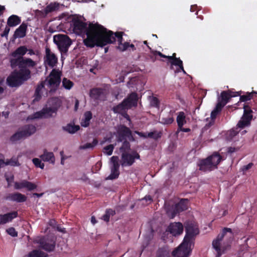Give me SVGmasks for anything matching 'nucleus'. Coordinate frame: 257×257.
Segmentation results:
<instances>
[{
  "label": "nucleus",
  "instance_id": "obj_6",
  "mask_svg": "<svg viewBox=\"0 0 257 257\" xmlns=\"http://www.w3.org/2000/svg\"><path fill=\"white\" fill-rule=\"evenodd\" d=\"M227 233H228V236L229 237L232 236L231 229L224 228L222 233L219 234L217 238L212 242V246L215 250L216 257H220L229 247V245L228 244L225 245L222 241L223 238Z\"/></svg>",
  "mask_w": 257,
  "mask_h": 257
},
{
  "label": "nucleus",
  "instance_id": "obj_37",
  "mask_svg": "<svg viewBox=\"0 0 257 257\" xmlns=\"http://www.w3.org/2000/svg\"><path fill=\"white\" fill-rule=\"evenodd\" d=\"M174 120L172 113H170L167 116L163 117L161 119V122L164 124H169L172 123L174 121Z\"/></svg>",
  "mask_w": 257,
  "mask_h": 257
},
{
  "label": "nucleus",
  "instance_id": "obj_43",
  "mask_svg": "<svg viewBox=\"0 0 257 257\" xmlns=\"http://www.w3.org/2000/svg\"><path fill=\"white\" fill-rule=\"evenodd\" d=\"M222 108V107L218 108L217 107V104H216L215 109L211 113V118L212 120H214V119L216 118V115H217L218 112L221 111Z\"/></svg>",
  "mask_w": 257,
  "mask_h": 257
},
{
  "label": "nucleus",
  "instance_id": "obj_21",
  "mask_svg": "<svg viewBox=\"0 0 257 257\" xmlns=\"http://www.w3.org/2000/svg\"><path fill=\"white\" fill-rule=\"evenodd\" d=\"M117 141L122 142L131 135V131L128 128L123 125H120L117 129Z\"/></svg>",
  "mask_w": 257,
  "mask_h": 257
},
{
  "label": "nucleus",
  "instance_id": "obj_53",
  "mask_svg": "<svg viewBox=\"0 0 257 257\" xmlns=\"http://www.w3.org/2000/svg\"><path fill=\"white\" fill-rule=\"evenodd\" d=\"M10 31V29L9 27H6L3 32V33L1 34V36L2 37H7L8 36L9 33Z\"/></svg>",
  "mask_w": 257,
  "mask_h": 257
},
{
  "label": "nucleus",
  "instance_id": "obj_44",
  "mask_svg": "<svg viewBox=\"0 0 257 257\" xmlns=\"http://www.w3.org/2000/svg\"><path fill=\"white\" fill-rule=\"evenodd\" d=\"M114 211L111 209L106 210L105 214L102 216V219L105 221H108L110 215H113Z\"/></svg>",
  "mask_w": 257,
  "mask_h": 257
},
{
  "label": "nucleus",
  "instance_id": "obj_47",
  "mask_svg": "<svg viewBox=\"0 0 257 257\" xmlns=\"http://www.w3.org/2000/svg\"><path fill=\"white\" fill-rule=\"evenodd\" d=\"M150 104L151 105L157 107L158 106V100L156 97H152L150 98Z\"/></svg>",
  "mask_w": 257,
  "mask_h": 257
},
{
  "label": "nucleus",
  "instance_id": "obj_51",
  "mask_svg": "<svg viewBox=\"0 0 257 257\" xmlns=\"http://www.w3.org/2000/svg\"><path fill=\"white\" fill-rule=\"evenodd\" d=\"M130 148V144L127 142H124L123 143V145L122 147L120 148V150L123 151V150L124 151L128 150Z\"/></svg>",
  "mask_w": 257,
  "mask_h": 257
},
{
  "label": "nucleus",
  "instance_id": "obj_42",
  "mask_svg": "<svg viewBox=\"0 0 257 257\" xmlns=\"http://www.w3.org/2000/svg\"><path fill=\"white\" fill-rule=\"evenodd\" d=\"M32 161L36 167L40 168L42 169H44L45 166L44 164L42 163L39 159L34 158L33 159Z\"/></svg>",
  "mask_w": 257,
  "mask_h": 257
},
{
  "label": "nucleus",
  "instance_id": "obj_7",
  "mask_svg": "<svg viewBox=\"0 0 257 257\" xmlns=\"http://www.w3.org/2000/svg\"><path fill=\"white\" fill-rule=\"evenodd\" d=\"M222 160V157L217 153H214L206 159L201 160L198 165L199 169L204 172L210 171L217 168Z\"/></svg>",
  "mask_w": 257,
  "mask_h": 257
},
{
  "label": "nucleus",
  "instance_id": "obj_26",
  "mask_svg": "<svg viewBox=\"0 0 257 257\" xmlns=\"http://www.w3.org/2000/svg\"><path fill=\"white\" fill-rule=\"evenodd\" d=\"M40 157L43 161L48 162L52 164L55 163V159L52 152H48L45 151L44 153L41 155Z\"/></svg>",
  "mask_w": 257,
  "mask_h": 257
},
{
  "label": "nucleus",
  "instance_id": "obj_19",
  "mask_svg": "<svg viewBox=\"0 0 257 257\" xmlns=\"http://www.w3.org/2000/svg\"><path fill=\"white\" fill-rule=\"evenodd\" d=\"M188 199H182L178 203L176 204L173 213L172 214H170V212L168 211V215L170 216L171 218H174L177 213L187 209L188 207Z\"/></svg>",
  "mask_w": 257,
  "mask_h": 257
},
{
  "label": "nucleus",
  "instance_id": "obj_18",
  "mask_svg": "<svg viewBox=\"0 0 257 257\" xmlns=\"http://www.w3.org/2000/svg\"><path fill=\"white\" fill-rule=\"evenodd\" d=\"M14 188L17 190H21L25 188L28 191H32L37 188V185L26 180H23L20 182H15L14 183Z\"/></svg>",
  "mask_w": 257,
  "mask_h": 257
},
{
  "label": "nucleus",
  "instance_id": "obj_17",
  "mask_svg": "<svg viewBox=\"0 0 257 257\" xmlns=\"http://www.w3.org/2000/svg\"><path fill=\"white\" fill-rule=\"evenodd\" d=\"M140 155L137 152L132 154L123 153L121 156V165L122 166H131L136 159H139Z\"/></svg>",
  "mask_w": 257,
  "mask_h": 257
},
{
  "label": "nucleus",
  "instance_id": "obj_24",
  "mask_svg": "<svg viewBox=\"0 0 257 257\" xmlns=\"http://www.w3.org/2000/svg\"><path fill=\"white\" fill-rule=\"evenodd\" d=\"M90 97L95 100H104V92L100 88H93L91 89L89 93Z\"/></svg>",
  "mask_w": 257,
  "mask_h": 257
},
{
  "label": "nucleus",
  "instance_id": "obj_33",
  "mask_svg": "<svg viewBox=\"0 0 257 257\" xmlns=\"http://www.w3.org/2000/svg\"><path fill=\"white\" fill-rule=\"evenodd\" d=\"M97 144H98L97 140L96 139H94L92 143H87L83 145H81L79 147V149L80 150L92 149Z\"/></svg>",
  "mask_w": 257,
  "mask_h": 257
},
{
  "label": "nucleus",
  "instance_id": "obj_3",
  "mask_svg": "<svg viewBox=\"0 0 257 257\" xmlns=\"http://www.w3.org/2000/svg\"><path fill=\"white\" fill-rule=\"evenodd\" d=\"M199 233L198 226L192 223L186 226V235L182 243L172 252L174 257H188L194 247L195 236Z\"/></svg>",
  "mask_w": 257,
  "mask_h": 257
},
{
  "label": "nucleus",
  "instance_id": "obj_57",
  "mask_svg": "<svg viewBox=\"0 0 257 257\" xmlns=\"http://www.w3.org/2000/svg\"><path fill=\"white\" fill-rule=\"evenodd\" d=\"M28 54L30 55H35L37 53H38V52H35L34 51H33L32 49H28Z\"/></svg>",
  "mask_w": 257,
  "mask_h": 257
},
{
  "label": "nucleus",
  "instance_id": "obj_58",
  "mask_svg": "<svg viewBox=\"0 0 257 257\" xmlns=\"http://www.w3.org/2000/svg\"><path fill=\"white\" fill-rule=\"evenodd\" d=\"M176 53H173L172 56H168L167 58L169 60H171L172 61H173V60H175V58H177L176 57Z\"/></svg>",
  "mask_w": 257,
  "mask_h": 257
},
{
  "label": "nucleus",
  "instance_id": "obj_56",
  "mask_svg": "<svg viewBox=\"0 0 257 257\" xmlns=\"http://www.w3.org/2000/svg\"><path fill=\"white\" fill-rule=\"evenodd\" d=\"M4 82V80L3 79H1L0 80V94H2L4 92V88L2 87V85Z\"/></svg>",
  "mask_w": 257,
  "mask_h": 257
},
{
  "label": "nucleus",
  "instance_id": "obj_64",
  "mask_svg": "<svg viewBox=\"0 0 257 257\" xmlns=\"http://www.w3.org/2000/svg\"><path fill=\"white\" fill-rule=\"evenodd\" d=\"M79 105V101L78 100H76L75 101V109L76 110L78 108Z\"/></svg>",
  "mask_w": 257,
  "mask_h": 257
},
{
  "label": "nucleus",
  "instance_id": "obj_60",
  "mask_svg": "<svg viewBox=\"0 0 257 257\" xmlns=\"http://www.w3.org/2000/svg\"><path fill=\"white\" fill-rule=\"evenodd\" d=\"M146 200L147 201H151L152 200V198L151 197V196H146L142 200Z\"/></svg>",
  "mask_w": 257,
  "mask_h": 257
},
{
  "label": "nucleus",
  "instance_id": "obj_54",
  "mask_svg": "<svg viewBox=\"0 0 257 257\" xmlns=\"http://www.w3.org/2000/svg\"><path fill=\"white\" fill-rule=\"evenodd\" d=\"M180 131L184 132H189L190 131V128H184L182 126L181 128H178L177 131V134H178Z\"/></svg>",
  "mask_w": 257,
  "mask_h": 257
},
{
  "label": "nucleus",
  "instance_id": "obj_46",
  "mask_svg": "<svg viewBox=\"0 0 257 257\" xmlns=\"http://www.w3.org/2000/svg\"><path fill=\"white\" fill-rule=\"evenodd\" d=\"M7 233L13 237L17 236L18 233L14 227H10L7 229Z\"/></svg>",
  "mask_w": 257,
  "mask_h": 257
},
{
  "label": "nucleus",
  "instance_id": "obj_40",
  "mask_svg": "<svg viewBox=\"0 0 257 257\" xmlns=\"http://www.w3.org/2000/svg\"><path fill=\"white\" fill-rule=\"evenodd\" d=\"M114 147L113 145H109L105 147L103 149V153L108 156H110L112 154Z\"/></svg>",
  "mask_w": 257,
  "mask_h": 257
},
{
  "label": "nucleus",
  "instance_id": "obj_63",
  "mask_svg": "<svg viewBox=\"0 0 257 257\" xmlns=\"http://www.w3.org/2000/svg\"><path fill=\"white\" fill-rule=\"evenodd\" d=\"M5 7L4 6H0V16L3 14Z\"/></svg>",
  "mask_w": 257,
  "mask_h": 257
},
{
  "label": "nucleus",
  "instance_id": "obj_2",
  "mask_svg": "<svg viewBox=\"0 0 257 257\" xmlns=\"http://www.w3.org/2000/svg\"><path fill=\"white\" fill-rule=\"evenodd\" d=\"M11 65L13 68L18 66L19 71L13 72L7 79L8 84L11 87H16L21 85L30 77V68L36 65V63L30 58L18 57L11 59Z\"/></svg>",
  "mask_w": 257,
  "mask_h": 257
},
{
  "label": "nucleus",
  "instance_id": "obj_41",
  "mask_svg": "<svg viewBox=\"0 0 257 257\" xmlns=\"http://www.w3.org/2000/svg\"><path fill=\"white\" fill-rule=\"evenodd\" d=\"M136 133L137 134H138L139 136H140L141 137H143V138H147V137H150V138H157L158 137H159V136L158 135H157V136L156 137H155L154 135V133H153V132H151V133H149L148 134H144L143 133H141V132H136Z\"/></svg>",
  "mask_w": 257,
  "mask_h": 257
},
{
  "label": "nucleus",
  "instance_id": "obj_15",
  "mask_svg": "<svg viewBox=\"0 0 257 257\" xmlns=\"http://www.w3.org/2000/svg\"><path fill=\"white\" fill-rule=\"evenodd\" d=\"M111 163L112 165L111 166V173L107 177L106 179L112 180L117 178L119 174V159L117 156H112L111 159Z\"/></svg>",
  "mask_w": 257,
  "mask_h": 257
},
{
  "label": "nucleus",
  "instance_id": "obj_52",
  "mask_svg": "<svg viewBox=\"0 0 257 257\" xmlns=\"http://www.w3.org/2000/svg\"><path fill=\"white\" fill-rule=\"evenodd\" d=\"M112 138H113V135H112V133H110L107 137H106L104 138V140L101 143V144H103L104 142H107V141L110 142L111 140L112 139Z\"/></svg>",
  "mask_w": 257,
  "mask_h": 257
},
{
  "label": "nucleus",
  "instance_id": "obj_30",
  "mask_svg": "<svg viewBox=\"0 0 257 257\" xmlns=\"http://www.w3.org/2000/svg\"><path fill=\"white\" fill-rule=\"evenodd\" d=\"M176 120L178 128H181L186 123V116L183 112H179L178 113Z\"/></svg>",
  "mask_w": 257,
  "mask_h": 257
},
{
  "label": "nucleus",
  "instance_id": "obj_22",
  "mask_svg": "<svg viewBox=\"0 0 257 257\" xmlns=\"http://www.w3.org/2000/svg\"><path fill=\"white\" fill-rule=\"evenodd\" d=\"M18 216L17 211H13L4 214H0V225L5 224L12 221Z\"/></svg>",
  "mask_w": 257,
  "mask_h": 257
},
{
  "label": "nucleus",
  "instance_id": "obj_16",
  "mask_svg": "<svg viewBox=\"0 0 257 257\" xmlns=\"http://www.w3.org/2000/svg\"><path fill=\"white\" fill-rule=\"evenodd\" d=\"M238 92H231L223 91L221 93L220 97L218 98L217 107H223L228 102L231 97H235L238 95Z\"/></svg>",
  "mask_w": 257,
  "mask_h": 257
},
{
  "label": "nucleus",
  "instance_id": "obj_29",
  "mask_svg": "<svg viewBox=\"0 0 257 257\" xmlns=\"http://www.w3.org/2000/svg\"><path fill=\"white\" fill-rule=\"evenodd\" d=\"M92 118V113L89 111H86L84 114V117L82 119L80 124L83 127H87L90 123V120Z\"/></svg>",
  "mask_w": 257,
  "mask_h": 257
},
{
  "label": "nucleus",
  "instance_id": "obj_39",
  "mask_svg": "<svg viewBox=\"0 0 257 257\" xmlns=\"http://www.w3.org/2000/svg\"><path fill=\"white\" fill-rule=\"evenodd\" d=\"M171 64L173 65L178 66L184 73H186V72L183 68V62L182 60H180L179 58H175V60H173V61H171Z\"/></svg>",
  "mask_w": 257,
  "mask_h": 257
},
{
  "label": "nucleus",
  "instance_id": "obj_32",
  "mask_svg": "<svg viewBox=\"0 0 257 257\" xmlns=\"http://www.w3.org/2000/svg\"><path fill=\"white\" fill-rule=\"evenodd\" d=\"M59 8V4L57 3H51L48 5L44 9L47 15L50 13L57 10Z\"/></svg>",
  "mask_w": 257,
  "mask_h": 257
},
{
  "label": "nucleus",
  "instance_id": "obj_48",
  "mask_svg": "<svg viewBox=\"0 0 257 257\" xmlns=\"http://www.w3.org/2000/svg\"><path fill=\"white\" fill-rule=\"evenodd\" d=\"M252 97V94L248 93L245 95H242L240 97V100L241 101H245L250 100Z\"/></svg>",
  "mask_w": 257,
  "mask_h": 257
},
{
  "label": "nucleus",
  "instance_id": "obj_23",
  "mask_svg": "<svg viewBox=\"0 0 257 257\" xmlns=\"http://www.w3.org/2000/svg\"><path fill=\"white\" fill-rule=\"evenodd\" d=\"M6 199L16 202H24L26 201L27 197L20 193H14L9 194L6 197Z\"/></svg>",
  "mask_w": 257,
  "mask_h": 257
},
{
  "label": "nucleus",
  "instance_id": "obj_14",
  "mask_svg": "<svg viewBox=\"0 0 257 257\" xmlns=\"http://www.w3.org/2000/svg\"><path fill=\"white\" fill-rule=\"evenodd\" d=\"M46 55L44 57V64L46 68H53L58 62V58L56 55L51 52L49 48L46 49Z\"/></svg>",
  "mask_w": 257,
  "mask_h": 257
},
{
  "label": "nucleus",
  "instance_id": "obj_13",
  "mask_svg": "<svg viewBox=\"0 0 257 257\" xmlns=\"http://www.w3.org/2000/svg\"><path fill=\"white\" fill-rule=\"evenodd\" d=\"M36 241L40 244V246L47 251H52L55 246V240L54 237L48 238L46 237H38Z\"/></svg>",
  "mask_w": 257,
  "mask_h": 257
},
{
  "label": "nucleus",
  "instance_id": "obj_55",
  "mask_svg": "<svg viewBox=\"0 0 257 257\" xmlns=\"http://www.w3.org/2000/svg\"><path fill=\"white\" fill-rule=\"evenodd\" d=\"M49 225L53 228L56 227V221L55 220H50L49 222Z\"/></svg>",
  "mask_w": 257,
  "mask_h": 257
},
{
  "label": "nucleus",
  "instance_id": "obj_5",
  "mask_svg": "<svg viewBox=\"0 0 257 257\" xmlns=\"http://www.w3.org/2000/svg\"><path fill=\"white\" fill-rule=\"evenodd\" d=\"M244 113L240 120L238 121L236 127L235 129H232L227 133V138L228 140H231L233 137L238 133V129H242L245 126L250 124V121L252 118V110L248 106L244 105Z\"/></svg>",
  "mask_w": 257,
  "mask_h": 257
},
{
  "label": "nucleus",
  "instance_id": "obj_8",
  "mask_svg": "<svg viewBox=\"0 0 257 257\" xmlns=\"http://www.w3.org/2000/svg\"><path fill=\"white\" fill-rule=\"evenodd\" d=\"M53 41L61 54H65L72 44L71 39L66 35L58 34L53 36Z\"/></svg>",
  "mask_w": 257,
  "mask_h": 257
},
{
  "label": "nucleus",
  "instance_id": "obj_1",
  "mask_svg": "<svg viewBox=\"0 0 257 257\" xmlns=\"http://www.w3.org/2000/svg\"><path fill=\"white\" fill-rule=\"evenodd\" d=\"M73 31L76 34L83 37L85 46L93 48L95 46L102 47L109 42L106 39V29L98 24H87L80 21L74 22ZM113 38L109 39V42L113 41Z\"/></svg>",
  "mask_w": 257,
  "mask_h": 257
},
{
  "label": "nucleus",
  "instance_id": "obj_38",
  "mask_svg": "<svg viewBox=\"0 0 257 257\" xmlns=\"http://www.w3.org/2000/svg\"><path fill=\"white\" fill-rule=\"evenodd\" d=\"M46 253L40 250H35L30 253V257H47Z\"/></svg>",
  "mask_w": 257,
  "mask_h": 257
},
{
  "label": "nucleus",
  "instance_id": "obj_50",
  "mask_svg": "<svg viewBox=\"0 0 257 257\" xmlns=\"http://www.w3.org/2000/svg\"><path fill=\"white\" fill-rule=\"evenodd\" d=\"M6 165V160H5L4 156L3 154H0V168Z\"/></svg>",
  "mask_w": 257,
  "mask_h": 257
},
{
  "label": "nucleus",
  "instance_id": "obj_35",
  "mask_svg": "<svg viewBox=\"0 0 257 257\" xmlns=\"http://www.w3.org/2000/svg\"><path fill=\"white\" fill-rule=\"evenodd\" d=\"M6 165H10L11 166H19L20 164L18 161V157H12L10 159L6 160Z\"/></svg>",
  "mask_w": 257,
  "mask_h": 257
},
{
  "label": "nucleus",
  "instance_id": "obj_49",
  "mask_svg": "<svg viewBox=\"0 0 257 257\" xmlns=\"http://www.w3.org/2000/svg\"><path fill=\"white\" fill-rule=\"evenodd\" d=\"M252 166H253V164L251 163H249L248 164H247L246 165L243 166L241 168V170L243 172V173L245 174L246 171L247 170H248V169H250Z\"/></svg>",
  "mask_w": 257,
  "mask_h": 257
},
{
  "label": "nucleus",
  "instance_id": "obj_34",
  "mask_svg": "<svg viewBox=\"0 0 257 257\" xmlns=\"http://www.w3.org/2000/svg\"><path fill=\"white\" fill-rule=\"evenodd\" d=\"M62 86L66 90H70L73 86L74 83L70 80L64 78L62 81Z\"/></svg>",
  "mask_w": 257,
  "mask_h": 257
},
{
  "label": "nucleus",
  "instance_id": "obj_25",
  "mask_svg": "<svg viewBox=\"0 0 257 257\" xmlns=\"http://www.w3.org/2000/svg\"><path fill=\"white\" fill-rule=\"evenodd\" d=\"M27 28V24L23 23L16 30L14 37L15 38H22L26 36Z\"/></svg>",
  "mask_w": 257,
  "mask_h": 257
},
{
  "label": "nucleus",
  "instance_id": "obj_62",
  "mask_svg": "<svg viewBox=\"0 0 257 257\" xmlns=\"http://www.w3.org/2000/svg\"><path fill=\"white\" fill-rule=\"evenodd\" d=\"M63 151H62V152H60V154H61V156H62V157H61V164L62 165H63V164H64V157H63V156H62V155H63Z\"/></svg>",
  "mask_w": 257,
  "mask_h": 257
},
{
  "label": "nucleus",
  "instance_id": "obj_11",
  "mask_svg": "<svg viewBox=\"0 0 257 257\" xmlns=\"http://www.w3.org/2000/svg\"><path fill=\"white\" fill-rule=\"evenodd\" d=\"M106 36L105 38L106 39L108 40L109 41V39H110L112 38H113V39H114L112 41H109L108 42L106 45L109 43H112L114 42L115 41L116 38L117 39L118 42V46L117 49H119L121 51H124L126 50L129 46V44L127 42H124L122 43V32H116L115 33H113L112 31H107L106 29Z\"/></svg>",
  "mask_w": 257,
  "mask_h": 257
},
{
  "label": "nucleus",
  "instance_id": "obj_28",
  "mask_svg": "<svg viewBox=\"0 0 257 257\" xmlns=\"http://www.w3.org/2000/svg\"><path fill=\"white\" fill-rule=\"evenodd\" d=\"M28 51V49L25 46H21L18 48L12 54L13 58H17L18 57H23Z\"/></svg>",
  "mask_w": 257,
  "mask_h": 257
},
{
  "label": "nucleus",
  "instance_id": "obj_9",
  "mask_svg": "<svg viewBox=\"0 0 257 257\" xmlns=\"http://www.w3.org/2000/svg\"><path fill=\"white\" fill-rule=\"evenodd\" d=\"M137 101L138 96L137 94L136 93H132L121 103L114 107L113 111L115 113H124L127 109L137 105Z\"/></svg>",
  "mask_w": 257,
  "mask_h": 257
},
{
  "label": "nucleus",
  "instance_id": "obj_61",
  "mask_svg": "<svg viewBox=\"0 0 257 257\" xmlns=\"http://www.w3.org/2000/svg\"><path fill=\"white\" fill-rule=\"evenodd\" d=\"M91 222L93 224H94L96 222V220L95 219V218L94 216H92L91 218Z\"/></svg>",
  "mask_w": 257,
  "mask_h": 257
},
{
  "label": "nucleus",
  "instance_id": "obj_4",
  "mask_svg": "<svg viewBox=\"0 0 257 257\" xmlns=\"http://www.w3.org/2000/svg\"><path fill=\"white\" fill-rule=\"evenodd\" d=\"M61 72L59 69H53L45 80L39 85L35 91L36 98L38 100L42 90L45 87L50 89V91H55L59 86L61 82Z\"/></svg>",
  "mask_w": 257,
  "mask_h": 257
},
{
  "label": "nucleus",
  "instance_id": "obj_27",
  "mask_svg": "<svg viewBox=\"0 0 257 257\" xmlns=\"http://www.w3.org/2000/svg\"><path fill=\"white\" fill-rule=\"evenodd\" d=\"M21 19L17 15H13L11 16L7 20V25L9 27H15L21 23Z\"/></svg>",
  "mask_w": 257,
  "mask_h": 257
},
{
  "label": "nucleus",
  "instance_id": "obj_45",
  "mask_svg": "<svg viewBox=\"0 0 257 257\" xmlns=\"http://www.w3.org/2000/svg\"><path fill=\"white\" fill-rule=\"evenodd\" d=\"M36 15L39 18H45L47 16V14L46 12L45 9L42 11L37 10L36 11Z\"/></svg>",
  "mask_w": 257,
  "mask_h": 257
},
{
  "label": "nucleus",
  "instance_id": "obj_59",
  "mask_svg": "<svg viewBox=\"0 0 257 257\" xmlns=\"http://www.w3.org/2000/svg\"><path fill=\"white\" fill-rule=\"evenodd\" d=\"M56 228L59 231L61 232H65V229L64 228H61V227H59L58 226H57Z\"/></svg>",
  "mask_w": 257,
  "mask_h": 257
},
{
  "label": "nucleus",
  "instance_id": "obj_10",
  "mask_svg": "<svg viewBox=\"0 0 257 257\" xmlns=\"http://www.w3.org/2000/svg\"><path fill=\"white\" fill-rule=\"evenodd\" d=\"M36 127L33 125H27L20 128L11 138V140L15 142L32 135L36 132Z\"/></svg>",
  "mask_w": 257,
  "mask_h": 257
},
{
  "label": "nucleus",
  "instance_id": "obj_20",
  "mask_svg": "<svg viewBox=\"0 0 257 257\" xmlns=\"http://www.w3.org/2000/svg\"><path fill=\"white\" fill-rule=\"evenodd\" d=\"M183 226L180 222H174L170 224L168 231L174 236L180 235L183 232Z\"/></svg>",
  "mask_w": 257,
  "mask_h": 257
},
{
  "label": "nucleus",
  "instance_id": "obj_12",
  "mask_svg": "<svg viewBox=\"0 0 257 257\" xmlns=\"http://www.w3.org/2000/svg\"><path fill=\"white\" fill-rule=\"evenodd\" d=\"M57 108L56 107L48 106L47 105L44 107L42 110L36 112L32 115L28 117V119H33L41 118H48L53 116V114L56 113Z\"/></svg>",
  "mask_w": 257,
  "mask_h": 257
},
{
  "label": "nucleus",
  "instance_id": "obj_31",
  "mask_svg": "<svg viewBox=\"0 0 257 257\" xmlns=\"http://www.w3.org/2000/svg\"><path fill=\"white\" fill-rule=\"evenodd\" d=\"M170 250L168 247H164L159 249L156 257H170Z\"/></svg>",
  "mask_w": 257,
  "mask_h": 257
},
{
  "label": "nucleus",
  "instance_id": "obj_36",
  "mask_svg": "<svg viewBox=\"0 0 257 257\" xmlns=\"http://www.w3.org/2000/svg\"><path fill=\"white\" fill-rule=\"evenodd\" d=\"M80 128V126L78 125H72L71 124H67L65 127V130L70 134H74L78 131Z\"/></svg>",
  "mask_w": 257,
  "mask_h": 257
}]
</instances>
